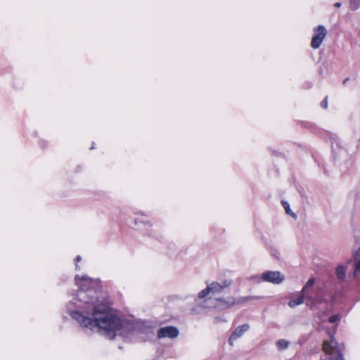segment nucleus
<instances>
[{
	"label": "nucleus",
	"mask_w": 360,
	"mask_h": 360,
	"mask_svg": "<svg viewBox=\"0 0 360 360\" xmlns=\"http://www.w3.org/2000/svg\"><path fill=\"white\" fill-rule=\"evenodd\" d=\"M78 291L72 295L66 305L67 312L79 325L93 330L97 328L112 340L117 335L127 337L129 333L139 334L143 341L155 336L154 328L146 322L123 321L110 311L101 295V284L97 279L87 276H76Z\"/></svg>",
	"instance_id": "nucleus-1"
},
{
	"label": "nucleus",
	"mask_w": 360,
	"mask_h": 360,
	"mask_svg": "<svg viewBox=\"0 0 360 360\" xmlns=\"http://www.w3.org/2000/svg\"><path fill=\"white\" fill-rule=\"evenodd\" d=\"M253 278H255L257 282L264 281L274 284H280L285 279L284 276L278 271H267L264 272L260 276H256Z\"/></svg>",
	"instance_id": "nucleus-2"
},
{
	"label": "nucleus",
	"mask_w": 360,
	"mask_h": 360,
	"mask_svg": "<svg viewBox=\"0 0 360 360\" xmlns=\"http://www.w3.org/2000/svg\"><path fill=\"white\" fill-rule=\"evenodd\" d=\"M231 279H225L221 281H214L210 284L211 293L213 295H219L229 292V288L232 285Z\"/></svg>",
	"instance_id": "nucleus-3"
},
{
	"label": "nucleus",
	"mask_w": 360,
	"mask_h": 360,
	"mask_svg": "<svg viewBox=\"0 0 360 360\" xmlns=\"http://www.w3.org/2000/svg\"><path fill=\"white\" fill-rule=\"evenodd\" d=\"M314 34L311 39V46L313 49H316L320 47L324 38L327 34V30L323 25H319L314 28Z\"/></svg>",
	"instance_id": "nucleus-4"
},
{
	"label": "nucleus",
	"mask_w": 360,
	"mask_h": 360,
	"mask_svg": "<svg viewBox=\"0 0 360 360\" xmlns=\"http://www.w3.org/2000/svg\"><path fill=\"white\" fill-rule=\"evenodd\" d=\"M179 330L174 326H165L160 328L158 331V338H175L179 335Z\"/></svg>",
	"instance_id": "nucleus-5"
},
{
	"label": "nucleus",
	"mask_w": 360,
	"mask_h": 360,
	"mask_svg": "<svg viewBox=\"0 0 360 360\" xmlns=\"http://www.w3.org/2000/svg\"><path fill=\"white\" fill-rule=\"evenodd\" d=\"M353 258L354 260V268L352 274H349L348 277L359 280L360 276V248L358 250L354 252Z\"/></svg>",
	"instance_id": "nucleus-6"
},
{
	"label": "nucleus",
	"mask_w": 360,
	"mask_h": 360,
	"mask_svg": "<svg viewBox=\"0 0 360 360\" xmlns=\"http://www.w3.org/2000/svg\"><path fill=\"white\" fill-rule=\"evenodd\" d=\"M249 328L250 326L248 323H245L242 326L237 327L231 335L229 339V343L231 345H233V342L236 340L238 338L243 336V334L249 330Z\"/></svg>",
	"instance_id": "nucleus-7"
},
{
	"label": "nucleus",
	"mask_w": 360,
	"mask_h": 360,
	"mask_svg": "<svg viewBox=\"0 0 360 360\" xmlns=\"http://www.w3.org/2000/svg\"><path fill=\"white\" fill-rule=\"evenodd\" d=\"M352 263V259H349L346 264H340L337 266L335 269V275L337 279L340 282H345L347 280V274L346 271L347 269V266Z\"/></svg>",
	"instance_id": "nucleus-8"
},
{
	"label": "nucleus",
	"mask_w": 360,
	"mask_h": 360,
	"mask_svg": "<svg viewBox=\"0 0 360 360\" xmlns=\"http://www.w3.org/2000/svg\"><path fill=\"white\" fill-rule=\"evenodd\" d=\"M217 301L221 304L222 307L226 309L230 308L232 306L238 304L237 300H236L233 297H228L226 298L217 297Z\"/></svg>",
	"instance_id": "nucleus-9"
},
{
	"label": "nucleus",
	"mask_w": 360,
	"mask_h": 360,
	"mask_svg": "<svg viewBox=\"0 0 360 360\" xmlns=\"http://www.w3.org/2000/svg\"><path fill=\"white\" fill-rule=\"evenodd\" d=\"M305 297L306 294H304L303 292H301L297 299L292 300L288 302L289 307L293 308L296 306L302 304L304 302Z\"/></svg>",
	"instance_id": "nucleus-10"
},
{
	"label": "nucleus",
	"mask_w": 360,
	"mask_h": 360,
	"mask_svg": "<svg viewBox=\"0 0 360 360\" xmlns=\"http://www.w3.org/2000/svg\"><path fill=\"white\" fill-rule=\"evenodd\" d=\"M262 299L259 296H245V297H240L237 300V303H243L250 301H255V300H259Z\"/></svg>",
	"instance_id": "nucleus-11"
},
{
	"label": "nucleus",
	"mask_w": 360,
	"mask_h": 360,
	"mask_svg": "<svg viewBox=\"0 0 360 360\" xmlns=\"http://www.w3.org/2000/svg\"><path fill=\"white\" fill-rule=\"evenodd\" d=\"M290 342L284 339H280L276 341V345L279 350L285 349L289 346Z\"/></svg>",
	"instance_id": "nucleus-12"
},
{
	"label": "nucleus",
	"mask_w": 360,
	"mask_h": 360,
	"mask_svg": "<svg viewBox=\"0 0 360 360\" xmlns=\"http://www.w3.org/2000/svg\"><path fill=\"white\" fill-rule=\"evenodd\" d=\"M282 205H283V207L285 209V212L288 214L290 215L294 219L297 218L296 214L293 212L291 211L290 207V204L288 202L282 201Z\"/></svg>",
	"instance_id": "nucleus-13"
},
{
	"label": "nucleus",
	"mask_w": 360,
	"mask_h": 360,
	"mask_svg": "<svg viewBox=\"0 0 360 360\" xmlns=\"http://www.w3.org/2000/svg\"><path fill=\"white\" fill-rule=\"evenodd\" d=\"M335 146L337 148H341V142L339 141L338 137L335 135H333L331 137V147L332 149L334 150Z\"/></svg>",
	"instance_id": "nucleus-14"
},
{
	"label": "nucleus",
	"mask_w": 360,
	"mask_h": 360,
	"mask_svg": "<svg viewBox=\"0 0 360 360\" xmlns=\"http://www.w3.org/2000/svg\"><path fill=\"white\" fill-rule=\"evenodd\" d=\"M209 293H211L210 284L207 285L206 288L203 289L198 293V298L202 299L205 297Z\"/></svg>",
	"instance_id": "nucleus-15"
},
{
	"label": "nucleus",
	"mask_w": 360,
	"mask_h": 360,
	"mask_svg": "<svg viewBox=\"0 0 360 360\" xmlns=\"http://www.w3.org/2000/svg\"><path fill=\"white\" fill-rule=\"evenodd\" d=\"M314 283V278H311L309 279L307 283L305 284V285L304 286V288H302V291L301 292H303L304 294L306 293V292L307 291L308 288H311Z\"/></svg>",
	"instance_id": "nucleus-16"
},
{
	"label": "nucleus",
	"mask_w": 360,
	"mask_h": 360,
	"mask_svg": "<svg viewBox=\"0 0 360 360\" xmlns=\"http://www.w3.org/2000/svg\"><path fill=\"white\" fill-rule=\"evenodd\" d=\"M360 6V0H351L350 8L353 11L358 9Z\"/></svg>",
	"instance_id": "nucleus-17"
},
{
	"label": "nucleus",
	"mask_w": 360,
	"mask_h": 360,
	"mask_svg": "<svg viewBox=\"0 0 360 360\" xmlns=\"http://www.w3.org/2000/svg\"><path fill=\"white\" fill-rule=\"evenodd\" d=\"M340 317L338 314H335L329 318V321L332 323H336L340 320Z\"/></svg>",
	"instance_id": "nucleus-18"
},
{
	"label": "nucleus",
	"mask_w": 360,
	"mask_h": 360,
	"mask_svg": "<svg viewBox=\"0 0 360 360\" xmlns=\"http://www.w3.org/2000/svg\"><path fill=\"white\" fill-rule=\"evenodd\" d=\"M321 106L326 109L328 108V97L326 96L321 103Z\"/></svg>",
	"instance_id": "nucleus-19"
},
{
	"label": "nucleus",
	"mask_w": 360,
	"mask_h": 360,
	"mask_svg": "<svg viewBox=\"0 0 360 360\" xmlns=\"http://www.w3.org/2000/svg\"><path fill=\"white\" fill-rule=\"evenodd\" d=\"M81 259H82V257H81V256H79V255H77V256L76 257V258L75 259V262H76V267H75L76 270H79V265L77 264V263H78L79 262H80V261H81Z\"/></svg>",
	"instance_id": "nucleus-20"
},
{
	"label": "nucleus",
	"mask_w": 360,
	"mask_h": 360,
	"mask_svg": "<svg viewBox=\"0 0 360 360\" xmlns=\"http://www.w3.org/2000/svg\"><path fill=\"white\" fill-rule=\"evenodd\" d=\"M341 3L340 2H337L334 4V6L336 7V8H340L341 6Z\"/></svg>",
	"instance_id": "nucleus-21"
},
{
	"label": "nucleus",
	"mask_w": 360,
	"mask_h": 360,
	"mask_svg": "<svg viewBox=\"0 0 360 360\" xmlns=\"http://www.w3.org/2000/svg\"><path fill=\"white\" fill-rule=\"evenodd\" d=\"M347 80H348V79H345L343 81V84H345L346 82H347Z\"/></svg>",
	"instance_id": "nucleus-22"
}]
</instances>
